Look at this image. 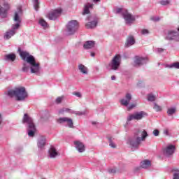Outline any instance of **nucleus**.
<instances>
[{
	"label": "nucleus",
	"instance_id": "864d4df0",
	"mask_svg": "<svg viewBox=\"0 0 179 179\" xmlns=\"http://www.w3.org/2000/svg\"><path fill=\"white\" fill-rule=\"evenodd\" d=\"M93 2L94 3H97V2H100V0H93Z\"/></svg>",
	"mask_w": 179,
	"mask_h": 179
},
{
	"label": "nucleus",
	"instance_id": "b1692460",
	"mask_svg": "<svg viewBox=\"0 0 179 179\" xmlns=\"http://www.w3.org/2000/svg\"><path fill=\"white\" fill-rule=\"evenodd\" d=\"M4 59L5 61H11V62H13L16 59V55L14 53L6 55Z\"/></svg>",
	"mask_w": 179,
	"mask_h": 179
},
{
	"label": "nucleus",
	"instance_id": "5fc2aeb1",
	"mask_svg": "<svg viewBox=\"0 0 179 179\" xmlns=\"http://www.w3.org/2000/svg\"><path fill=\"white\" fill-rule=\"evenodd\" d=\"M92 125H96V122H92Z\"/></svg>",
	"mask_w": 179,
	"mask_h": 179
},
{
	"label": "nucleus",
	"instance_id": "4be33fe9",
	"mask_svg": "<svg viewBox=\"0 0 179 179\" xmlns=\"http://www.w3.org/2000/svg\"><path fill=\"white\" fill-rule=\"evenodd\" d=\"M22 13V10L19 9L18 12L15 13L14 15V22H16L17 23H22V18H20V16L19 15V13Z\"/></svg>",
	"mask_w": 179,
	"mask_h": 179
},
{
	"label": "nucleus",
	"instance_id": "e433bc0d",
	"mask_svg": "<svg viewBox=\"0 0 179 179\" xmlns=\"http://www.w3.org/2000/svg\"><path fill=\"white\" fill-rule=\"evenodd\" d=\"M62 100H64V96H59L56 99L55 103L57 104H61V103H62Z\"/></svg>",
	"mask_w": 179,
	"mask_h": 179
},
{
	"label": "nucleus",
	"instance_id": "5701e85b",
	"mask_svg": "<svg viewBox=\"0 0 179 179\" xmlns=\"http://www.w3.org/2000/svg\"><path fill=\"white\" fill-rule=\"evenodd\" d=\"M16 34V31H13L10 29V31H8L6 34L4 35V38L6 40H9L12 36H15Z\"/></svg>",
	"mask_w": 179,
	"mask_h": 179
},
{
	"label": "nucleus",
	"instance_id": "a19ab883",
	"mask_svg": "<svg viewBox=\"0 0 179 179\" xmlns=\"http://www.w3.org/2000/svg\"><path fill=\"white\" fill-rule=\"evenodd\" d=\"M135 107H136V103H132L130 106H129L128 107V110L129 111H130V110H132L133 108H135Z\"/></svg>",
	"mask_w": 179,
	"mask_h": 179
},
{
	"label": "nucleus",
	"instance_id": "ddd939ff",
	"mask_svg": "<svg viewBox=\"0 0 179 179\" xmlns=\"http://www.w3.org/2000/svg\"><path fill=\"white\" fill-rule=\"evenodd\" d=\"M175 151H176V146H174L173 145H170L163 150V154L166 157H170V156H172V155H174Z\"/></svg>",
	"mask_w": 179,
	"mask_h": 179
},
{
	"label": "nucleus",
	"instance_id": "72a5a7b5",
	"mask_svg": "<svg viewBox=\"0 0 179 179\" xmlns=\"http://www.w3.org/2000/svg\"><path fill=\"white\" fill-rule=\"evenodd\" d=\"M20 27V22H17L16 24H14L12 25L11 30H13V31H15V30H17Z\"/></svg>",
	"mask_w": 179,
	"mask_h": 179
},
{
	"label": "nucleus",
	"instance_id": "58836bf2",
	"mask_svg": "<svg viewBox=\"0 0 179 179\" xmlns=\"http://www.w3.org/2000/svg\"><path fill=\"white\" fill-rule=\"evenodd\" d=\"M71 113L76 114V115H85V112H80V111L72 110Z\"/></svg>",
	"mask_w": 179,
	"mask_h": 179
},
{
	"label": "nucleus",
	"instance_id": "09e8293b",
	"mask_svg": "<svg viewBox=\"0 0 179 179\" xmlns=\"http://www.w3.org/2000/svg\"><path fill=\"white\" fill-rule=\"evenodd\" d=\"M157 51L158 54H161V52H163V51H164V49L158 48V49H157Z\"/></svg>",
	"mask_w": 179,
	"mask_h": 179
},
{
	"label": "nucleus",
	"instance_id": "9b49d317",
	"mask_svg": "<svg viewBox=\"0 0 179 179\" xmlns=\"http://www.w3.org/2000/svg\"><path fill=\"white\" fill-rule=\"evenodd\" d=\"M62 13V9L57 8L48 13V17L50 20H55Z\"/></svg>",
	"mask_w": 179,
	"mask_h": 179
},
{
	"label": "nucleus",
	"instance_id": "3c124183",
	"mask_svg": "<svg viewBox=\"0 0 179 179\" xmlns=\"http://www.w3.org/2000/svg\"><path fill=\"white\" fill-rule=\"evenodd\" d=\"M2 124V115L0 113V125Z\"/></svg>",
	"mask_w": 179,
	"mask_h": 179
},
{
	"label": "nucleus",
	"instance_id": "f257e3e1",
	"mask_svg": "<svg viewBox=\"0 0 179 179\" xmlns=\"http://www.w3.org/2000/svg\"><path fill=\"white\" fill-rule=\"evenodd\" d=\"M18 52L22 59L25 61L22 64V71L27 73L30 71L31 73L40 75L41 67L40 63L36 62L34 56L30 55L29 52L22 50L20 48H18Z\"/></svg>",
	"mask_w": 179,
	"mask_h": 179
},
{
	"label": "nucleus",
	"instance_id": "473e14b6",
	"mask_svg": "<svg viewBox=\"0 0 179 179\" xmlns=\"http://www.w3.org/2000/svg\"><path fill=\"white\" fill-rule=\"evenodd\" d=\"M39 5H40V2H38V0L34 1V7L35 10L36 11L38 10V8H40Z\"/></svg>",
	"mask_w": 179,
	"mask_h": 179
},
{
	"label": "nucleus",
	"instance_id": "a211bd4d",
	"mask_svg": "<svg viewBox=\"0 0 179 179\" xmlns=\"http://www.w3.org/2000/svg\"><path fill=\"white\" fill-rule=\"evenodd\" d=\"M134 44H135V38H134V36H128L126 41L125 47L128 48L131 45H134Z\"/></svg>",
	"mask_w": 179,
	"mask_h": 179
},
{
	"label": "nucleus",
	"instance_id": "f8f14e48",
	"mask_svg": "<svg viewBox=\"0 0 179 179\" xmlns=\"http://www.w3.org/2000/svg\"><path fill=\"white\" fill-rule=\"evenodd\" d=\"M149 62V59L148 57H142L139 56H136L134 59L135 66H142L145 64Z\"/></svg>",
	"mask_w": 179,
	"mask_h": 179
},
{
	"label": "nucleus",
	"instance_id": "9d476101",
	"mask_svg": "<svg viewBox=\"0 0 179 179\" xmlns=\"http://www.w3.org/2000/svg\"><path fill=\"white\" fill-rule=\"evenodd\" d=\"M165 40L169 41H179V32L176 31H169Z\"/></svg>",
	"mask_w": 179,
	"mask_h": 179
},
{
	"label": "nucleus",
	"instance_id": "bb28decb",
	"mask_svg": "<svg viewBox=\"0 0 179 179\" xmlns=\"http://www.w3.org/2000/svg\"><path fill=\"white\" fill-rule=\"evenodd\" d=\"M78 71L83 75H87V67L83 64L78 65Z\"/></svg>",
	"mask_w": 179,
	"mask_h": 179
},
{
	"label": "nucleus",
	"instance_id": "aec40b11",
	"mask_svg": "<svg viewBox=\"0 0 179 179\" xmlns=\"http://www.w3.org/2000/svg\"><path fill=\"white\" fill-rule=\"evenodd\" d=\"M95 44L96 42L94 41H87L84 43L83 48L85 50H90L91 48H94Z\"/></svg>",
	"mask_w": 179,
	"mask_h": 179
},
{
	"label": "nucleus",
	"instance_id": "20e7f679",
	"mask_svg": "<svg viewBox=\"0 0 179 179\" xmlns=\"http://www.w3.org/2000/svg\"><path fill=\"white\" fill-rule=\"evenodd\" d=\"M23 124H27V131L28 132V136L33 138L36 134V125L33 122V119L30 117L27 113H25L22 120Z\"/></svg>",
	"mask_w": 179,
	"mask_h": 179
},
{
	"label": "nucleus",
	"instance_id": "0eeeda50",
	"mask_svg": "<svg viewBox=\"0 0 179 179\" xmlns=\"http://www.w3.org/2000/svg\"><path fill=\"white\" fill-rule=\"evenodd\" d=\"M145 117H148V113L145 111L136 112L134 114H131L127 117V121H132L133 120H136L139 121Z\"/></svg>",
	"mask_w": 179,
	"mask_h": 179
},
{
	"label": "nucleus",
	"instance_id": "37998d69",
	"mask_svg": "<svg viewBox=\"0 0 179 179\" xmlns=\"http://www.w3.org/2000/svg\"><path fill=\"white\" fill-rule=\"evenodd\" d=\"M73 94L76 97L82 98V94L80 92H73Z\"/></svg>",
	"mask_w": 179,
	"mask_h": 179
},
{
	"label": "nucleus",
	"instance_id": "ea45409f",
	"mask_svg": "<svg viewBox=\"0 0 179 179\" xmlns=\"http://www.w3.org/2000/svg\"><path fill=\"white\" fill-rule=\"evenodd\" d=\"M151 20H152V22H159V21H160V17H152Z\"/></svg>",
	"mask_w": 179,
	"mask_h": 179
},
{
	"label": "nucleus",
	"instance_id": "a18cd8bd",
	"mask_svg": "<svg viewBox=\"0 0 179 179\" xmlns=\"http://www.w3.org/2000/svg\"><path fill=\"white\" fill-rule=\"evenodd\" d=\"M173 179H179V172L173 173Z\"/></svg>",
	"mask_w": 179,
	"mask_h": 179
},
{
	"label": "nucleus",
	"instance_id": "8fccbe9b",
	"mask_svg": "<svg viewBox=\"0 0 179 179\" xmlns=\"http://www.w3.org/2000/svg\"><path fill=\"white\" fill-rule=\"evenodd\" d=\"M115 79H116L115 76H111V80H115Z\"/></svg>",
	"mask_w": 179,
	"mask_h": 179
},
{
	"label": "nucleus",
	"instance_id": "cd10ccee",
	"mask_svg": "<svg viewBox=\"0 0 179 179\" xmlns=\"http://www.w3.org/2000/svg\"><path fill=\"white\" fill-rule=\"evenodd\" d=\"M176 111H177V109L176 108V107H172V108H168L166 113L170 117L171 115H173V114H176Z\"/></svg>",
	"mask_w": 179,
	"mask_h": 179
},
{
	"label": "nucleus",
	"instance_id": "de8ad7c7",
	"mask_svg": "<svg viewBox=\"0 0 179 179\" xmlns=\"http://www.w3.org/2000/svg\"><path fill=\"white\" fill-rule=\"evenodd\" d=\"M108 173H110V174H115L116 171L115 169H111L108 170Z\"/></svg>",
	"mask_w": 179,
	"mask_h": 179
},
{
	"label": "nucleus",
	"instance_id": "7ed1b4c3",
	"mask_svg": "<svg viewBox=\"0 0 179 179\" xmlns=\"http://www.w3.org/2000/svg\"><path fill=\"white\" fill-rule=\"evenodd\" d=\"M8 97H15L17 101H23V100L27 99L28 94L26 92V88L24 87H16L14 90H10L7 92Z\"/></svg>",
	"mask_w": 179,
	"mask_h": 179
},
{
	"label": "nucleus",
	"instance_id": "f3484780",
	"mask_svg": "<svg viewBox=\"0 0 179 179\" xmlns=\"http://www.w3.org/2000/svg\"><path fill=\"white\" fill-rule=\"evenodd\" d=\"M45 136H41L38 139V149H43L45 146L46 142Z\"/></svg>",
	"mask_w": 179,
	"mask_h": 179
},
{
	"label": "nucleus",
	"instance_id": "a878e982",
	"mask_svg": "<svg viewBox=\"0 0 179 179\" xmlns=\"http://www.w3.org/2000/svg\"><path fill=\"white\" fill-rule=\"evenodd\" d=\"M93 8V4L88 3L85 5L84 8V11L83 13V15H89L90 13V10L89 9Z\"/></svg>",
	"mask_w": 179,
	"mask_h": 179
},
{
	"label": "nucleus",
	"instance_id": "f704fd0d",
	"mask_svg": "<svg viewBox=\"0 0 179 179\" xmlns=\"http://www.w3.org/2000/svg\"><path fill=\"white\" fill-rule=\"evenodd\" d=\"M154 110L157 111V113H159V111H162V106L157 105V103H154V106H153Z\"/></svg>",
	"mask_w": 179,
	"mask_h": 179
},
{
	"label": "nucleus",
	"instance_id": "2eb2a0df",
	"mask_svg": "<svg viewBox=\"0 0 179 179\" xmlns=\"http://www.w3.org/2000/svg\"><path fill=\"white\" fill-rule=\"evenodd\" d=\"M8 10H9V4L8 3H4V7L0 5V17L5 19L8 16Z\"/></svg>",
	"mask_w": 179,
	"mask_h": 179
},
{
	"label": "nucleus",
	"instance_id": "1a4fd4ad",
	"mask_svg": "<svg viewBox=\"0 0 179 179\" xmlns=\"http://www.w3.org/2000/svg\"><path fill=\"white\" fill-rule=\"evenodd\" d=\"M122 15L126 22V24H132L134 22H135V16L128 13V10H124V11L122 13Z\"/></svg>",
	"mask_w": 179,
	"mask_h": 179
},
{
	"label": "nucleus",
	"instance_id": "2f4dec72",
	"mask_svg": "<svg viewBox=\"0 0 179 179\" xmlns=\"http://www.w3.org/2000/svg\"><path fill=\"white\" fill-rule=\"evenodd\" d=\"M64 113H72V110L68 108H63L59 110V114H64Z\"/></svg>",
	"mask_w": 179,
	"mask_h": 179
},
{
	"label": "nucleus",
	"instance_id": "dca6fc26",
	"mask_svg": "<svg viewBox=\"0 0 179 179\" xmlns=\"http://www.w3.org/2000/svg\"><path fill=\"white\" fill-rule=\"evenodd\" d=\"M74 145L76 149L79 152V153H83L85 150V144L80 141H74Z\"/></svg>",
	"mask_w": 179,
	"mask_h": 179
},
{
	"label": "nucleus",
	"instance_id": "4c0bfd02",
	"mask_svg": "<svg viewBox=\"0 0 179 179\" xmlns=\"http://www.w3.org/2000/svg\"><path fill=\"white\" fill-rule=\"evenodd\" d=\"M159 3L161 5H163L164 6H166V5H169V3H170V0H162Z\"/></svg>",
	"mask_w": 179,
	"mask_h": 179
},
{
	"label": "nucleus",
	"instance_id": "79ce46f5",
	"mask_svg": "<svg viewBox=\"0 0 179 179\" xmlns=\"http://www.w3.org/2000/svg\"><path fill=\"white\" fill-rule=\"evenodd\" d=\"M141 34H143V36H145L146 34H149V30H148V29L141 30Z\"/></svg>",
	"mask_w": 179,
	"mask_h": 179
},
{
	"label": "nucleus",
	"instance_id": "f03ea898",
	"mask_svg": "<svg viewBox=\"0 0 179 179\" xmlns=\"http://www.w3.org/2000/svg\"><path fill=\"white\" fill-rule=\"evenodd\" d=\"M148 131L146 130H138L134 136L130 138L128 141V143L130 145L131 148V150H136V149H139V145H141V142L145 141L146 138H148Z\"/></svg>",
	"mask_w": 179,
	"mask_h": 179
},
{
	"label": "nucleus",
	"instance_id": "423d86ee",
	"mask_svg": "<svg viewBox=\"0 0 179 179\" xmlns=\"http://www.w3.org/2000/svg\"><path fill=\"white\" fill-rule=\"evenodd\" d=\"M79 27V23L76 20L70 21L66 27L68 34L72 35L76 33V30H78Z\"/></svg>",
	"mask_w": 179,
	"mask_h": 179
},
{
	"label": "nucleus",
	"instance_id": "7c9ffc66",
	"mask_svg": "<svg viewBox=\"0 0 179 179\" xmlns=\"http://www.w3.org/2000/svg\"><path fill=\"white\" fill-rule=\"evenodd\" d=\"M39 24L41 26H42V27H43V29H47V27H48V24L47 23V22H45V20L41 19L39 20Z\"/></svg>",
	"mask_w": 179,
	"mask_h": 179
},
{
	"label": "nucleus",
	"instance_id": "6e6552de",
	"mask_svg": "<svg viewBox=\"0 0 179 179\" xmlns=\"http://www.w3.org/2000/svg\"><path fill=\"white\" fill-rule=\"evenodd\" d=\"M57 122L58 124H66V127L69 128H75V126H73V120L70 117H60L57 120Z\"/></svg>",
	"mask_w": 179,
	"mask_h": 179
},
{
	"label": "nucleus",
	"instance_id": "c85d7f7f",
	"mask_svg": "<svg viewBox=\"0 0 179 179\" xmlns=\"http://www.w3.org/2000/svg\"><path fill=\"white\" fill-rule=\"evenodd\" d=\"M167 68H171V69L174 68L175 69H179V62H176L171 64H169L167 66Z\"/></svg>",
	"mask_w": 179,
	"mask_h": 179
},
{
	"label": "nucleus",
	"instance_id": "49530a36",
	"mask_svg": "<svg viewBox=\"0 0 179 179\" xmlns=\"http://www.w3.org/2000/svg\"><path fill=\"white\" fill-rule=\"evenodd\" d=\"M122 12H125V10H123L122 8H117L116 9V13H122Z\"/></svg>",
	"mask_w": 179,
	"mask_h": 179
},
{
	"label": "nucleus",
	"instance_id": "4468645a",
	"mask_svg": "<svg viewBox=\"0 0 179 179\" xmlns=\"http://www.w3.org/2000/svg\"><path fill=\"white\" fill-rule=\"evenodd\" d=\"M131 100L132 94H131V93H127L124 96V98L120 100V103L122 106H124V107H128Z\"/></svg>",
	"mask_w": 179,
	"mask_h": 179
},
{
	"label": "nucleus",
	"instance_id": "c03bdc74",
	"mask_svg": "<svg viewBox=\"0 0 179 179\" xmlns=\"http://www.w3.org/2000/svg\"><path fill=\"white\" fill-rule=\"evenodd\" d=\"M159 131L157 129H155V130L153 131V135H154L155 136H159Z\"/></svg>",
	"mask_w": 179,
	"mask_h": 179
},
{
	"label": "nucleus",
	"instance_id": "6e6d98bb",
	"mask_svg": "<svg viewBox=\"0 0 179 179\" xmlns=\"http://www.w3.org/2000/svg\"><path fill=\"white\" fill-rule=\"evenodd\" d=\"M91 57H94V53H91Z\"/></svg>",
	"mask_w": 179,
	"mask_h": 179
},
{
	"label": "nucleus",
	"instance_id": "c9c22d12",
	"mask_svg": "<svg viewBox=\"0 0 179 179\" xmlns=\"http://www.w3.org/2000/svg\"><path fill=\"white\" fill-rule=\"evenodd\" d=\"M148 101H155V100H156V96L152 94H149L148 96Z\"/></svg>",
	"mask_w": 179,
	"mask_h": 179
},
{
	"label": "nucleus",
	"instance_id": "39448f33",
	"mask_svg": "<svg viewBox=\"0 0 179 179\" xmlns=\"http://www.w3.org/2000/svg\"><path fill=\"white\" fill-rule=\"evenodd\" d=\"M120 65H121V56L116 55L108 65L107 69L109 71H118Z\"/></svg>",
	"mask_w": 179,
	"mask_h": 179
},
{
	"label": "nucleus",
	"instance_id": "412c9836",
	"mask_svg": "<svg viewBox=\"0 0 179 179\" xmlns=\"http://www.w3.org/2000/svg\"><path fill=\"white\" fill-rule=\"evenodd\" d=\"M85 26L87 29H94L97 26V20L95 19L93 21L89 22Z\"/></svg>",
	"mask_w": 179,
	"mask_h": 179
},
{
	"label": "nucleus",
	"instance_id": "603ef678",
	"mask_svg": "<svg viewBox=\"0 0 179 179\" xmlns=\"http://www.w3.org/2000/svg\"><path fill=\"white\" fill-rule=\"evenodd\" d=\"M164 134H165V135H169V131L168 130H165L164 131Z\"/></svg>",
	"mask_w": 179,
	"mask_h": 179
},
{
	"label": "nucleus",
	"instance_id": "6ab92c4d",
	"mask_svg": "<svg viewBox=\"0 0 179 179\" xmlns=\"http://www.w3.org/2000/svg\"><path fill=\"white\" fill-rule=\"evenodd\" d=\"M48 153L51 159H55V157L58 156V152L57 151V149H55V148L53 146L50 147Z\"/></svg>",
	"mask_w": 179,
	"mask_h": 179
},
{
	"label": "nucleus",
	"instance_id": "393cba45",
	"mask_svg": "<svg viewBox=\"0 0 179 179\" xmlns=\"http://www.w3.org/2000/svg\"><path fill=\"white\" fill-rule=\"evenodd\" d=\"M141 169H149L150 167V161L145 159L140 164Z\"/></svg>",
	"mask_w": 179,
	"mask_h": 179
},
{
	"label": "nucleus",
	"instance_id": "4d7b16f0",
	"mask_svg": "<svg viewBox=\"0 0 179 179\" xmlns=\"http://www.w3.org/2000/svg\"><path fill=\"white\" fill-rule=\"evenodd\" d=\"M0 73H1V71H0Z\"/></svg>",
	"mask_w": 179,
	"mask_h": 179
},
{
	"label": "nucleus",
	"instance_id": "c756f323",
	"mask_svg": "<svg viewBox=\"0 0 179 179\" xmlns=\"http://www.w3.org/2000/svg\"><path fill=\"white\" fill-rule=\"evenodd\" d=\"M108 140L109 142V146H110V148H113V149H115V148H117V145H115V143H114V141H113V137H108Z\"/></svg>",
	"mask_w": 179,
	"mask_h": 179
}]
</instances>
